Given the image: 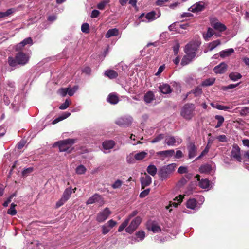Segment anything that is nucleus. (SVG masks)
I'll return each instance as SVG.
<instances>
[{
    "mask_svg": "<svg viewBox=\"0 0 249 249\" xmlns=\"http://www.w3.org/2000/svg\"><path fill=\"white\" fill-rule=\"evenodd\" d=\"M102 234L104 235H106L111 230V229L106 224L102 226Z\"/></svg>",
    "mask_w": 249,
    "mask_h": 249,
    "instance_id": "nucleus-49",
    "label": "nucleus"
},
{
    "mask_svg": "<svg viewBox=\"0 0 249 249\" xmlns=\"http://www.w3.org/2000/svg\"><path fill=\"white\" fill-rule=\"evenodd\" d=\"M207 5L208 4L204 1L197 2L189 8L188 10L193 13L200 12L204 11Z\"/></svg>",
    "mask_w": 249,
    "mask_h": 249,
    "instance_id": "nucleus-7",
    "label": "nucleus"
},
{
    "mask_svg": "<svg viewBox=\"0 0 249 249\" xmlns=\"http://www.w3.org/2000/svg\"><path fill=\"white\" fill-rule=\"evenodd\" d=\"M214 32L212 28L209 27L206 33L203 34V37L206 41H208L214 35Z\"/></svg>",
    "mask_w": 249,
    "mask_h": 249,
    "instance_id": "nucleus-24",
    "label": "nucleus"
},
{
    "mask_svg": "<svg viewBox=\"0 0 249 249\" xmlns=\"http://www.w3.org/2000/svg\"><path fill=\"white\" fill-rule=\"evenodd\" d=\"M198 180H199V186L200 188L203 189H207L209 188L210 186V181L208 179H202L200 180L199 178H198Z\"/></svg>",
    "mask_w": 249,
    "mask_h": 249,
    "instance_id": "nucleus-33",
    "label": "nucleus"
},
{
    "mask_svg": "<svg viewBox=\"0 0 249 249\" xmlns=\"http://www.w3.org/2000/svg\"><path fill=\"white\" fill-rule=\"evenodd\" d=\"M107 5V4L102 1L97 4V7L99 10H103L105 8V7Z\"/></svg>",
    "mask_w": 249,
    "mask_h": 249,
    "instance_id": "nucleus-64",
    "label": "nucleus"
},
{
    "mask_svg": "<svg viewBox=\"0 0 249 249\" xmlns=\"http://www.w3.org/2000/svg\"><path fill=\"white\" fill-rule=\"evenodd\" d=\"M58 93L64 97L66 95L68 92V88H61L58 91Z\"/></svg>",
    "mask_w": 249,
    "mask_h": 249,
    "instance_id": "nucleus-58",
    "label": "nucleus"
},
{
    "mask_svg": "<svg viewBox=\"0 0 249 249\" xmlns=\"http://www.w3.org/2000/svg\"><path fill=\"white\" fill-rule=\"evenodd\" d=\"M187 149L189 159L193 158L196 156L197 148L194 142H190L187 145Z\"/></svg>",
    "mask_w": 249,
    "mask_h": 249,
    "instance_id": "nucleus-18",
    "label": "nucleus"
},
{
    "mask_svg": "<svg viewBox=\"0 0 249 249\" xmlns=\"http://www.w3.org/2000/svg\"><path fill=\"white\" fill-rule=\"evenodd\" d=\"M221 41L219 39H217L216 40H214L208 44L209 51H212L213 49H214L216 47L221 45Z\"/></svg>",
    "mask_w": 249,
    "mask_h": 249,
    "instance_id": "nucleus-34",
    "label": "nucleus"
},
{
    "mask_svg": "<svg viewBox=\"0 0 249 249\" xmlns=\"http://www.w3.org/2000/svg\"><path fill=\"white\" fill-rule=\"evenodd\" d=\"M159 89L163 94H168L171 92V86L168 84H163L159 86Z\"/></svg>",
    "mask_w": 249,
    "mask_h": 249,
    "instance_id": "nucleus-25",
    "label": "nucleus"
},
{
    "mask_svg": "<svg viewBox=\"0 0 249 249\" xmlns=\"http://www.w3.org/2000/svg\"><path fill=\"white\" fill-rule=\"evenodd\" d=\"M147 155V153L145 151H141L140 152L135 154L134 155V157L135 160H143Z\"/></svg>",
    "mask_w": 249,
    "mask_h": 249,
    "instance_id": "nucleus-39",
    "label": "nucleus"
},
{
    "mask_svg": "<svg viewBox=\"0 0 249 249\" xmlns=\"http://www.w3.org/2000/svg\"><path fill=\"white\" fill-rule=\"evenodd\" d=\"M145 176L142 177L140 178L142 188L144 189L145 187L150 185L152 182L151 177L147 174H144Z\"/></svg>",
    "mask_w": 249,
    "mask_h": 249,
    "instance_id": "nucleus-19",
    "label": "nucleus"
},
{
    "mask_svg": "<svg viewBox=\"0 0 249 249\" xmlns=\"http://www.w3.org/2000/svg\"><path fill=\"white\" fill-rule=\"evenodd\" d=\"M135 235L137 238H139L138 241H142L145 236V232L143 231H140L136 232Z\"/></svg>",
    "mask_w": 249,
    "mask_h": 249,
    "instance_id": "nucleus-44",
    "label": "nucleus"
},
{
    "mask_svg": "<svg viewBox=\"0 0 249 249\" xmlns=\"http://www.w3.org/2000/svg\"><path fill=\"white\" fill-rule=\"evenodd\" d=\"M234 50L232 48L227 49L224 50H222L219 52V55L222 58L229 56L233 53Z\"/></svg>",
    "mask_w": 249,
    "mask_h": 249,
    "instance_id": "nucleus-28",
    "label": "nucleus"
},
{
    "mask_svg": "<svg viewBox=\"0 0 249 249\" xmlns=\"http://www.w3.org/2000/svg\"><path fill=\"white\" fill-rule=\"evenodd\" d=\"M105 75L109 79H112L116 78L118 76V73L112 70H107L105 71Z\"/></svg>",
    "mask_w": 249,
    "mask_h": 249,
    "instance_id": "nucleus-27",
    "label": "nucleus"
},
{
    "mask_svg": "<svg viewBox=\"0 0 249 249\" xmlns=\"http://www.w3.org/2000/svg\"><path fill=\"white\" fill-rule=\"evenodd\" d=\"M179 47H180L179 43L178 42H176L175 44L173 46V49L174 53L175 55H177L178 54Z\"/></svg>",
    "mask_w": 249,
    "mask_h": 249,
    "instance_id": "nucleus-54",
    "label": "nucleus"
},
{
    "mask_svg": "<svg viewBox=\"0 0 249 249\" xmlns=\"http://www.w3.org/2000/svg\"><path fill=\"white\" fill-rule=\"evenodd\" d=\"M33 171V168L29 167L28 168L25 169L22 172V174L23 176H27L29 174L31 173Z\"/></svg>",
    "mask_w": 249,
    "mask_h": 249,
    "instance_id": "nucleus-55",
    "label": "nucleus"
},
{
    "mask_svg": "<svg viewBox=\"0 0 249 249\" xmlns=\"http://www.w3.org/2000/svg\"><path fill=\"white\" fill-rule=\"evenodd\" d=\"M146 229L149 231H152L154 233H159L161 231V229L158 223L153 220H149L147 222Z\"/></svg>",
    "mask_w": 249,
    "mask_h": 249,
    "instance_id": "nucleus-12",
    "label": "nucleus"
},
{
    "mask_svg": "<svg viewBox=\"0 0 249 249\" xmlns=\"http://www.w3.org/2000/svg\"><path fill=\"white\" fill-rule=\"evenodd\" d=\"M16 206V204H15L14 203H12L10 205V208L7 211V213L12 216L15 215L17 214V211L15 209Z\"/></svg>",
    "mask_w": 249,
    "mask_h": 249,
    "instance_id": "nucleus-42",
    "label": "nucleus"
},
{
    "mask_svg": "<svg viewBox=\"0 0 249 249\" xmlns=\"http://www.w3.org/2000/svg\"><path fill=\"white\" fill-rule=\"evenodd\" d=\"M178 23L177 22L173 23V24L169 26V30L171 31H177L178 29Z\"/></svg>",
    "mask_w": 249,
    "mask_h": 249,
    "instance_id": "nucleus-52",
    "label": "nucleus"
},
{
    "mask_svg": "<svg viewBox=\"0 0 249 249\" xmlns=\"http://www.w3.org/2000/svg\"><path fill=\"white\" fill-rule=\"evenodd\" d=\"M194 58L191 56H189L187 55H185L181 61V65L182 66L187 65L189 64L193 59Z\"/></svg>",
    "mask_w": 249,
    "mask_h": 249,
    "instance_id": "nucleus-38",
    "label": "nucleus"
},
{
    "mask_svg": "<svg viewBox=\"0 0 249 249\" xmlns=\"http://www.w3.org/2000/svg\"><path fill=\"white\" fill-rule=\"evenodd\" d=\"M95 203H97L100 205H102L104 204V198L101 195L95 193L90 197L86 201V204L87 205L92 204Z\"/></svg>",
    "mask_w": 249,
    "mask_h": 249,
    "instance_id": "nucleus-11",
    "label": "nucleus"
},
{
    "mask_svg": "<svg viewBox=\"0 0 249 249\" xmlns=\"http://www.w3.org/2000/svg\"><path fill=\"white\" fill-rule=\"evenodd\" d=\"M107 101L111 104H116L119 102L118 96L113 93L110 94L107 98Z\"/></svg>",
    "mask_w": 249,
    "mask_h": 249,
    "instance_id": "nucleus-30",
    "label": "nucleus"
},
{
    "mask_svg": "<svg viewBox=\"0 0 249 249\" xmlns=\"http://www.w3.org/2000/svg\"><path fill=\"white\" fill-rule=\"evenodd\" d=\"M123 184V181L120 179L116 180L111 184V187L114 189L120 188Z\"/></svg>",
    "mask_w": 249,
    "mask_h": 249,
    "instance_id": "nucleus-43",
    "label": "nucleus"
},
{
    "mask_svg": "<svg viewBox=\"0 0 249 249\" xmlns=\"http://www.w3.org/2000/svg\"><path fill=\"white\" fill-rule=\"evenodd\" d=\"M146 170L148 173L152 176H155L157 173V169L156 167L153 164H150L148 166Z\"/></svg>",
    "mask_w": 249,
    "mask_h": 249,
    "instance_id": "nucleus-35",
    "label": "nucleus"
},
{
    "mask_svg": "<svg viewBox=\"0 0 249 249\" xmlns=\"http://www.w3.org/2000/svg\"><path fill=\"white\" fill-rule=\"evenodd\" d=\"M176 167V163H171L161 167L158 172L160 179L162 181L167 179L174 172Z\"/></svg>",
    "mask_w": 249,
    "mask_h": 249,
    "instance_id": "nucleus-2",
    "label": "nucleus"
},
{
    "mask_svg": "<svg viewBox=\"0 0 249 249\" xmlns=\"http://www.w3.org/2000/svg\"><path fill=\"white\" fill-rule=\"evenodd\" d=\"M212 170V166L211 164L206 163L202 164L199 168V172L200 173H210Z\"/></svg>",
    "mask_w": 249,
    "mask_h": 249,
    "instance_id": "nucleus-23",
    "label": "nucleus"
},
{
    "mask_svg": "<svg viewBox=\"0 0 249 249\" xmlns=\"http://www.w3.org/2000/svg\"><path fill=\"white\" fill-rule=\"evenodd\" d=\"M111 212L108 208H106L100 212L97 216L96 220L99 222L105 221L110 214Z\"/></svg>",
    "mask_w": 249,
    "mask_h": 249,
    "instance_id": "nucleus-15",
    "label": "nucleus"
},
{
    "mask_svg": "<svg viewBox=\"0 0 249 249\" xmlns=\"http://www.w3.org/2000/svg\"><path fill=\"white\" fill-rule=\"evenodd\" d=\"M135 157L133 153H130L126 157V161L128 163H133L135 162Z\"/></svg>",
    "mask_w": 249,
    "mask_h": 249,
    "instance_id": "nucleus-50",
    "label": "nucleus"
},
{
    "mask_svg": "<svg viewBox=\"0 0 249 249\" xmlns=\"http://www.w3.org/2000/svg\"><path fill=\"white\" fill-rule=\"evenodd\" d=\"M215 78H210L206 79L202 81L201 86L203 87H208L212 86L215 82Z\"/></svg>",
    "mask_w": 249,
    "mask_h": 249,
    "instance_id": "nucleus-36",
    "label": "nucleus"
},
{
    "mask_svg": "<svg viewBox=\"0 0 249 249\" xmlns=\"http://www.w3.org/2000/svg\"><path fill=\"white\" fill-rule=\"evenodd\" d=\"M195 108L194 104H185L181 108L180 115L185 120H190L194 116Z\"/></svg>",
    "mask_w": 249,
    "mask_h": 249,
    "instance_id": "nucleus-3",
    "label": "nucleus"
},
{
    "mask_svg": "<svg viewBox=\"0 0 249 249\" xmlns=\"http://www.w3.org/2000/svg\"><path fill=\"white\" fill-rule=\"evenodd\" d=\"M227 69V65L224 62H221L213 68V71L216 74L224 73Z\"/></svg>",
    "mask_w": 249,
    "mask_h": 249,
    "instance_id": "nucleus-20",
    "label": "nucleus"
},
{
    "mask_svg": "<svg viewBox=\"0 0 249 249\" xmlns=\"http://www.w3.org/2000/svg\"><path fill=\"white\" fill-rule=\"evenodd\" d=\"M81 29L82 32L88 33L89 32V24L87 23L82 24Z\"/></svg>",
    "mask_w": 249,
    "mask_h": 249,
    "instance_id": "nucleus-46",
    "label": "nucleus"
},
{
    "mask_svg": "<svg viewBox=\"0 0 249 249\" xmlns=\"http://www.w3.org/2000/svg\"><path fill=\"white\" fill-rule=\"evenodd\" d=\"M182 142V140L178 137H175L170 136L166 137L165 139V143L168 146H175L180 144Z\"/></svg>",
    "mask_w": 249,
    "mask_h": 249,
    "instance_id": "nucleus-13",
    "label": "nucleus"
},
{
    "mask_svg": "<svg viewBox=\"0 0 249 249\" xmlns=\"http://www.w3.org/2000/svg\"><path fill=\"white\" fill-rule=\"evenodd\" d=\"M2 87L5 90L4 92H8L9 94H12L15 90V82L10 80H8L5 84H3Z\"/></svg>",
    "mask_w": 249,
    "mask_h": 249,
    "instance_id": "nucleus-16",
    "label": "nucleus"
},
{
    "mask_svg": "<svg viewBox=\"0 0 249 249\" xmlns=\"http://www.w3.org/2000/svg\"><path fill=\"white\" fill-rule=\"evenodd\" d=\"M229 78L233 81H236L242 77V75L237 72H232L229 74Z\"/></svg>",
    "mask_w": 249,
    "mask_h": 249,
    "instance_id": "nucleus-31",
    "label": "nucleus"
},
{
    "mask_svg": "<svg viewBox=\"0 0 249 249\" xmlns=\"http://www.w3.org/2000/svg\"><path fill=\"white\" fill-rule=\"evenodd\" d=\"M87 169L83 165H78L75 169V172L78 175H82L85 173Z\"/></svg>",
    "mask_w": 249,
    "mask_h": 249,
    "instance_id": "nucleus-41",
    "label": "nucleus"
},
{
    "mask_svg": "<svg viewBox=\"0 0 249 249\" xmlns=\"http://www.w3.org/2000/svg\"><path fill=\"white\" fill-rule=\"evenodd\" d=\"M164 138V135L160 134L157 135L152 140H151V142L152 143H156L160 142V140L163 139Z\"/></svg>",
    "mask_w": 249,
    "mask_h": 249,
    "instance_id": "nucleus-47",
    "label": "nucleus"
},
{
    "mask_svg": "<svg viewBox=\"0 0 249 249\" xmlns=\"http://www.w3.org/2000/svg\"><path fill=\"white\" fill-rule=\"evenodd\" d=\"M186 206L187 208L195 211H197L200 208V206L197 205V201L194 198L189 199L186 203Z\"/></svg>",
    "mask_w": 249,
    "mask_h": 249,
    "instance_id": "nucleus-17",
    "label": "nucleus"
},
{
    "mask_svg": "<svg viewBox=\"0 0 249 249\" xmlns=\"http://www.w3.org/2000/svg\"><path fill=\"white\" fill-rule=\"evenodd\" d=\"M33 43V40L31 37H28L24 39L22 41L17 45V49H21V47L25 46L26 45H31Z\"/></svg>",
    "mask_w": 249,
    "mask_h": 249,
    "instance_id": "nucleus-26",
    "label": "nucleus"
},
{
    "mask_svg": "<svg viewBox=\"0 0 249 249\" xmlns=\"http://www.w3.org/2000/svg\"><path fill=\"white\" fill-rule=\"evenodd\" d=\"M142 222V218L140 216L135 217L130 223L128 227L125 229V231L130 234L132 233L138 228Z\"/></svg>",
    "mask_w": 249,
    "mask_h": 249,
    "instance_id": "nucleus-8",
    "label": "nucleus"
},
{
    "mask_svg": "<svg viewBox=\"0 0 249 249\" xmlns=\"http://www.w3.org/2000/svg\"><path fill=\"white\" fill-rule=\"evenodd\" d=\"M150 192V189H146L140 194L139 196L141 198H143L145 197L146 196H147Z\"/></svg>",
    "mask_w": 249,
    "mask_h": 249,
    "instance_id": "nucleus-60",
    "label": "nucleus"
},
{
    "mask_svg": "<svg viewBox=\"0 0 249 249\" xmlns=\"http://www.w3.org/2000/svg\"><path fill=\"white\" fill-rule=\"evenodd\" d=\"M132 117L128 116L118 118L115 121V123L120 126L126 127L129 126L132 123Z\"/></svg>",
    "mask_w": 249,
    "mask_h": 249,
    "instance_id": "nucleus-10",
    "label": "nucleus"
},
{
    "mask_svg": "<svg viewBox=\"0 0 249 249\" xmlns=\"http://www.w3.org/2000/svg\"><path fill=\"white\" fill-rule=\"evenodd\" d=\"M192 93L195 95V96H198L200 95L202 93V89L199 87H196L193 90Z\"/></svg>",
    "mask_w": 249,
    "mask_h": 249,
    "instance_id": "nucleus-51",
    "label": "nucleus"
},
{
    "mask_svg": "<svg viewBox=\"0 0 249 249\" xmlns=\"http://www.w3.org/2000/svg\"><path fill=\"white\" fill-rule=\"evenodd\" d=\"M72 194V190L71 187L66 188L64 191L62 197L67 201L70 197Z\"/></svg>",
    "mask_w": 249,
    "mask_h": 249,
    "instance_id": "nucleus-37",
    "label": "nucleus"
},
{
    "mask_svg": "<svg viewBox=\"0 0 249 249\" xmlns=\"http://www.w3.org/2000/svg\"><path fill=\"white\" fill-rule=\"evenodd\" d=\"M77 89V88L76 87L71 89L68 88L67 94H68L69 96H71L74 94Z\"/></svg>",
    "mask_w": 249,
    "mask_h": 249,
    "instance_id": "nucleus-62",
    "label": "nucleus"
},
{
    "mask_svg": "<svg viewBox=\"0 0 249 249\" xmlns=\"http://www.w3.org/2000/svg\"><path fill=\"white\" fill-rule=\"evenodd\" d=\"M187 171L188 168L186 166H180L178 170V172L181 174L186 173Z\"/></svg>",
    "mask_w": 249,
    "mask_h": 249,
    "instance_id": "nucleus-59",
    "label": "nucleus"
},
{
    "mask_svg": "<svg viewBox=\"0 0 249 249\" xmlns=\"http://www.w3.org/2000/svg\"><path fill=\"white\" fill-rule=\"evenodd\" d=\"M71 115V113L69 112H65L63 113L61 116L58 117V118L55 119L52 122L53 124H55L59 122L62 121L68 117H69Z\"/></svg>",
    "mask_w": 249,
    "mask_h": 249,
    "instance_id": "nucleus-32",
    "label": "nucleus"
},
{
    "mask_svg": "<svg viewBox=\"0 0 249 249\" xmlns=\"http://www.w3.org/2000/svg\"><path fill=\"white\" fill-rule=\"evenodd\" d=\"M231 158L239 162H241L242 157L241 155L240 148L236 144H234L231 152Z\"/></svg>",
    "mask_w": 249,
    "mask_h": 249,
    "instance_id": "nucleus-9",
    "label": "nucleus"
},
{
    "mask_svg": "<svg viewBox=\"0 0 249 249\" xmlns=\"http://www.w3.org/2000/svg\"><path fill=\"white\" fill-rule=\"evenodd\" d=\"M12 94H9V93L8 92H4V97H3V100L5 103V104L6 105H8L10 103V101L9 99L8 96L11 95Z\"/></svg>",
    "mask_w": 249,
    "mask_h": 249,
    "instance_id": "nucleus-56",
    "label": "nucleus"
},
{
    "mask_svg": "<svg viewBox=\"0 0 249 249\" xmlns=\"http://www.w3.org/2000/svg\"><path fill=\"white\" fill-rule=\"evenodd\" d=\"M29 59V56L22 53L19 52L18 53L15 57H8V63L11 67H15L17 65H24L27 64Z\"/></svg>",
    "mask_w": 249,
    "mask_h": 249,
    "instance_id": "nucleus-1",
    "label": "nucleus"
},
{
    "mask_svg": "<svg viewBox=\"0 0 249 249\" xmlns=\"http://www.w3.org/2000/svg\"><path fill=\"white\" fill-rule=\"evenodd\" d=\"M110 229L114 227L117 224L116 222L114 220L111 219L106 223Z\"/></svg>",
    "mask_w": 249,
    "mask_h": 249,
    "instance_id": "nucleus-63",
    "label": "nucleus"
},
{
    "mask_svg": "<svg viewBox=\"0 0 249 249\" xmlns=\"http://www.w3.org/2000/svg\"><path fill=\"white\" fill-rule=\"evenodd\" d=\"M67 201L62 196L61 198L56 203V207L57 208L62 206Z\"/></svg>",
    "mask_w": 249,
    "mask_h": 249,
    "instance_id": "nucleus-57",
    "label": "nucleus"
},
{
    "mask_svg": "<svg viewBox=\"0 0 249 249\" xmlns=\"http://www.w3.org/2000/svg\"><path fill=\"white\" fill-rule=\"evenodd\" d=\"M249 113V107H245L242 108L240 111V114L241 116H246Z\"/></svg>",
    "mask_w": 249,
    "mask_h": 249,
    "instance_id": "nucleus-48",
    "label": "nucleus"
},
{
    "mask_svg": "<svg viewBox=\"0 0 249 249\" xmlns=\"http://www.w3.org/2000/svg\"><path fill=\"white\" fill-rule=\"evenodd\" d=\"M115 142L113 140L105 141L103 142V147L104 150H109L113 148L115 145ZM109 152V151H104V153H107Z\"/></svg>",
    "mask_w": 249,
    "mask_h": 249,
    "instance_id": "nucleus-21",
    "label": "nucleus"
},
{
    "mask_svg": "<svg viewBox=\"0 0 249 249\" xmlns=\"http://www.w3.org/2000/svg\"><path fill=\"white\" fill-rule=\"evenodd\" d=\"M70 105V102L68 99H66L64 103L61 105L59 108L61 110H64L67 108Z\"/></svg>",
    "mask_w": 249,
    "mask_h": 249,
    "instance_id": "nucleus-53",
    "label": "nucleus"
},
{
    "mask_svg": "<svg viewBox=\"0 0 249 249\" xmlns=\"http://www.w3.org/2000/svg\"><path fill=\"white\" fill-rule=\"evenodd\" d=\"M160 15V10H158L157 12L153 11L148 13L145 16H144L143 13L139 17V19L141 21L148 22L156 19Z\"/></svg>",
    "mask_w": 249,
    "mask_h": 249,
    "instance_id": "nucleus-5",
    "label": "nucleus"
},
{
    "mask_svg": "<svg viewBox=\"0 0 249 249\" xmlns=\"http://www.w3.org/2000/svg\"><path fill=\"white\" fill-rule=\"evenodd\" d=\"M216 139L220 142H227V137L225 135L218 136Z\"/></svg>",
    "mask_w": 249,
    "mask_h": 249,
    "instance_id": "nucleus-61",
    "label": "nucleus"
},
{
    "mask_svg": "<svg viewBox=\"0 0 249 249\" xmlns=\"http://www.w3.org/2000/svg\"><path fill=\"white\" fill-rule=\"evenodd\" d=\"M129 223L128 219H125L119 227L118 228V231L121 232L124 229L126 228L127 226L128 225Z\"/></svg>",
    "mask_w": 249,
    "mask_h": 249,
    "instance_id": "nucleus-45",
    "label": "nucleus"
},
{
    "mask_svg": "<svg viewBox=\"0 0 249 249\" xmlns=\"http://www.w3.org/2000/svg\"><path fill=\"white\" fill-rule=\"evenodd\" d=\"M119 34V30L117 28L109 29L105 35L106 38H110L112 36H117Z\"/></svg>",
    "mask_w": 249,
    "mask_h": 249,
    "instance_id": "nucleus-29",
    "label": "nucleus"
},
{
    "mask_svg": "<svg viewBox=\"0 0 249 249\" xmlns=\"http://www.w3.org/2000/svg\"><path fill=\"white\" fill-rule=\"evenodd\" d=\"M154 100H155V95L152 91H147L143 96V100L146 104L151 103Z\"/></svg>",
    "mask_w": 249,
    "mask_h": 249,
    "instance_id": "nucleus-22",
    "label": "nucleus"
},
{
    "mask_svg": "<svg viewBox=\"0 0 249 249\" xmlns=\"http://www.w3.org/2000/svg\"><path fill=\"white\" fill-rule=\"evenodd\" d=\"M75 142V139H67L62 141L57 142L55 143L54 145L59 147L60 152H67L70 153L72 150L71 145Z\"/></svg>",
    "mask_w": 249,
    "mask_h": 249,
    "instance_id": "nucleus-4",
    "label": "nucleus"
},
{
    "mask_svg": "<svg viewBox=\"0 0 249 249\" xmlns=\"http://www.w3.org/2000/svg\"><path fill=\"white\" fill-rule=\"evenodd\" d=\"M182 199H183V196L181 195H180L179 196H178V197H176L174 199V200L177 201L178 202H171L170 204V206H171V207L173 206L174 207H177L178 206V205L182 202Z\"/></svg>",
    "mask_w": 249,
    "mask_h": 249,
    "instance_id": "nucleus-40",
    "label": "nucleus"
},
{
    "mask_svg": "<svg viewBox=\"0 0 249 249\" xmlns=\"http://www.w3.org/2000/svg\"><path fill=\"white\" fill-rule=\"evenodd\" d=\"M197 48L194 44H188L185 46L184 52L186 55L191 56L194 58L196 55V51Z\"/></svg>",
    "mask_w": 249,
    "mask_h": 249,
    "instance_id": "nucleus-14",
    "label": "nucleus"
},
{
    "mask_svg": "<svg viewBox=\"0 0 249 249\" xmlns=\"http://www.w3.org/2000/svg\"><path fill=\"white\" fill-rule=\"evenodd\" d=\"M210 23L213 28L218 32H222L227 29L226 26L219 22L216 18H211Z\"/></svg>",
    "mask_w": 249,
    "mask_h": 249,
    "instance_id": "nucleus-6",
    "label": "nucleus"
}]
</instances>
